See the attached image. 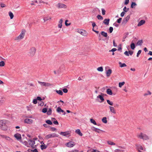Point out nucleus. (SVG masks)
I'll return each mask as SVG.
<instances>
[{"instance_id": "nucleus-1", "label": "nucleus", "mask_w": 152, "mask_h": 152, "mask_svg": "<svg viewBox=\"0 0 152 152\" xmlns=\"http://www.w3.org/2000/svg\"><path fill=\"white\" fill-rule=\"evenodd\" d=\"M8 121L5 120H2L0 121V125H1V128L3 130H7V124H8Z\"/></svg>"}, {"instance_id": "nucleus-2", "label": "nucleus", "mask_w": 152, "mask_h": 152, "mask_svg": "<svg viewBox=\"0 0 152 152\" xmlns=\"http://www.w3.org/2000/svg\"><path fill=\"white\" fill-rule=\"evenodd\" d=\"M137 137L140 139L143 140H147L149 139V137L146 134L142 132L138 134H137Z\"/></svg>"}, {"instance_id": "nucleus-3", "label": "nucleus", "mask_w": 152, "mask_h": 152, "mask_svg": "<svg viewBox=\"0 0 152 152\" xmlns=\"http://www.w3.org/2000/svg\"><path fill=\"white\" fill-rule=\"evenodd\" d=\"M36 49L34 47L31 48L29 50L28 53V55L30 56H33L35 54Z\"/></svg>"}, {"instance_id": "nucleus-4", "label": "nucleus", "mask_w": 152, "mask_h": 152, "mask_svg": "<svg viewBox=\"0 0 152 152\" xmlns=\"http://www.w3.org/2000/svg\"><path fill=\"white\" fill-rule=\"evenodd\" d=\"M77 31L80 34L84 36H86L87 35L88 33L85 30L83 29H77Z\"/></svg>"}, {"instance_id": "nucleus-5", "label": "nucleus", "mask_w": 152, "mask_h": 152, "mask_svg": "<svg viewBox=\"0 0 152 152\" xmlns=\"http://www.w3.org/2000/svg\"><path fill=\"white\" fill-rule=\"evenodd\" d=\"M58 135L55 133H52L47 135L45 136V138L48 139L51 138L58 137Z\"/></svg>"}, {"instance_id": "nucleus-6", "label": "nucleus", "mask_w": 152, "mask_h": 152, "mask_svg": "<svg viewBox=\"0 0 152 152\" xmlns=\"http://www.w3.org/2000/svg\"><path fill=\"white\" fill-rule=\"evenodd\" d=\"M38 83L41 86L45 87H49L51 86V84L49 83L45 82L38 81Z\"/></svg>"}, {"instance_id": "nucleus-7", "label": "nucleus", "mask_w": 152, "mask_h": 152, "mask_svg": "<svg viewBox=\"0 0 152 152\" xmlns=\"http://www.w3.org/2000/svg\"><path fill=\"white\" fill-rule=\"evenodd\" d=\"M109 67L108 66L105 67V69H106V75L107 77H109L110 76L112 72V70L110 69H109L108 70H107V68H108Z\"/></svg>"}, {"instance_id": "nucleus-8", "label": "nucleus", "mask_w": 152, "mask_h": 152, "mask_svg": "<svg viewBox=\"0 0 152 152\" xmlns=\"http://www.w3.org/2000/svg\"><path fill=\"white\" fill-rule=\"evenodd\" d=\"M56 7L58 8H66L67 7V6L65 4L60 3H58L57 4Z\"/></svg>"}, {"instance_id": "nucleus-9", "label": "nucleus", "mask_w": 152, "mask_h": 152, "mask_svg": "<svg viewBox=\"0 0 152 152\" xmlns=\"http://www.w3.org/2000/svg\"><path fill=\"white\" fill-rule=\"evenodd\" d=\"M65 145L67 147L71 148L73 147L75 145V143L73 142L70 141L66 143Z\"/></svg>"}, {"instance_id": "nucleus-10", "label": "nucleus", "mask_w": 152, "mask_h": 152, "mask_svg": "<svg viewBox=\"0 0 152 152\" xmlns=\"http://www.w3.org/2000/svg\"><path fill=\"white\" fill-rule=\"evenodd\" d=\"M70 132L69 131H66L65 132H61L60 133V134L64 136H67L68 135L70 134Z\"/></svg>"}, {"instance_id": "nucleus-11", "label": "nucleus", "mask_w": 152, "mask_h": 152, "mask_svg": "<svg viewBox=\"0 0 152 152\" xmlns=\"http://www.w3.org/2000/svg\"><path fill=\"white\" fill-rule=\"evenodd\" d=\"M24 122L25 123L31 124L33 123V120L30 119L26 118L24 120Z\"/></svg>"}, {"instance_id": "nucleus-12", "label": "nucleus", "mask_w": 152, "mask_h": 152, "mask_svg": "<svg viewBox=\"0 0 152 152\" xmlns=\"http://www.w3.org/2000/svg\"><path fill=\"white\" fill-rule=\"evenodd\" d=\"M56 111L58 113H60L61 112H62L63 113V114L64 115H65L66 114L65 111L61 109L60 107H57L56 110Z\"/></svg>"}, {"instance_id": "nucleus-13", "label": "nucleus", "mask_w": 152, "mask_h": 152, "mask_svg": "<svg viewBox=\"0 0 152 152\" xmlns=\"http://www.w3.org/2000/svg\"><path fill=\"white\" fill-rule=\"evenodd\" d=\"M28 142L29 143V145L31 147H33L35 144V141L32 140H28Z\"/></svg>"}, {"instance_id": "nucleus-14", "label": "nucleus", "mask_w": 152, "mask_h": 152, "mask_svg": "<svg viewBox=\"0 0 152 152\" xmlns=\"http://www.w3.org/2000/svg\"><path fill=\"white\" fill-rule=\"evenodd\" d=\"M0 137L2 138L5 139L6 140L9 141H10L12 140V139L10 137L6 135H0Z\"/></svg>"}, {"instance_id": "nucleus-15", "label": "nucleus", "mask_w": 152, "mask_h": 152, "mask_svg": "<svg viewBox=\"0 0 152 152\" xmlns=\"http://www.w3.org/2000/svg\"><path fill=\"white\" fill-rule=\"evenodd\" d=\"M101 94L102 95H99L97 96V98H99L101 100V101L100 102H103L104 100L103 96L102 95H104V94L102 93Z\"/></svg>"}, {"instance_id": "nucleus-16", "label": "nucleus", "mask_w": 152, "mask_h": 152, "mask_svg": "<svg viewBox=\"0 0 152 152\" xmlns=\"http://www.w3.org/2000/svg\"><path fill=\"white\" fill-rule=\"evenodd\" d=\"M24 37L21 35V34H20L18 36L16 37L15 38V40H20V39H23L24 38Z\"/></svg>"}, {"instance_id": "nucleus-17", "label": "nucleus", "mask_w": 152, "mask_h": 152, "mask_svg": "<svg viewBox=\"0 0 152 152\" xmlns=\"http://www.w3.org/2000/svg\"><path fill=\"white\" fill-rule=\"evenodd\" d=\"M63 22V20L62 19H61L58 22V27L59 28H61L62 26V23Z\"/></svg>"}, {"instance_id": "nucleus-18", "label": "nucleus", "mask_w": 152, "mask_h": 152, "mask_svg": "<svg viewBox=\"0 0 152 152\" xmlns=\"http://www.w3.org/2000/svg\"><path fill=\"white\" fill-rule=\"evenodd\" d=\"M101 34L103 37H107V40L109 39V36L107 37V33L104 31H102L101 32Z\"/></svg>"}, {"instance_id": "nucleus-19", "label": "nucleus", "mask_w": 152, "mask_h": 152, "mask_svg": "<svg viewBox=\"0 0 152 152\" xmlns=\"http://www.w3.org/2000/svg\"><path fill=\"white\" fill-rule=\"evenodd\" d=\"M145 22V21L144 20H140L138 23L137 26H140L143 24H144Z\"/></svg>"}, {"instance_id": "nucleus-20", "label": "nucleus", "mask_w": 152, "mask_h": 152, "mask_svg": "<svg viewBox=\"0 0 152 152\" xmlns=\"http://www.w3.org/2000/svg\"><path fill=\"white\" fill-rule=\"evenodd\" d=\"M110 111L114 114L116 113V111L114 107L112 106H109V107Z\"/></svg>"}, {"instance_id": "nucleus-21", "label": "nucleus", "mask_w": 152, "mask_h": 152, "mask_svg": "<svg viewBox=\"0 0 152 152\" xmlns=\"http://www.w3.org/2000/svg\"><path fill=\"white\" fill-rule=\"evenodd\" d=\"M14 137L18 140L20 139L21 138V135L18 133L15 134L14 135Z\"/></svg>"}, {"instance_id": "nucleus-22", "label": "nucleus", "mask_w": 152, "mask_h": 152, "mask_svg": "<svg viewBox=\"0 0 152 152\" xmlns=\"http://www.w3.org/2000/svg\"><path fill=\"white\" fill-rule=\"evenodd\" d=\"M92 129L95 131V132H97L98 133H99L100 131H102V130H100L99 129L95 128L94 127H93Z\"/></svg>"}, {"instance_id": "nucleus-23", "label": "nucleus", "mask_w": 152, "mask_h": 152, "mask_svg": "<svg viewBox=\"0 0 152 152\" xmlns=\"http://www.w3.org/2000/svg\"><path fill=\"white\" fill-rule=\"evenodd\" d=\"M136 146L138 151H140V150H143V147L140 145H136Z\"/></svg>"}, {"instance_id": "nucleus-24", "label": "nucleus", "mask_w": 152, "mask_h": 152, "mask_svg": "<svg viewBox=\"0 0 152 152\" xmlns=\"http://www.w3.org/2000/svg\"><path fill=\"white\" fill-rule=\"evenodd\" d=\"M110 20L109 19H105L103 21V23L105 25H108L109 24Z\"/></svg>"}, {"instance_id": "nucleus-25", "label": "nucleus", "mask_w": 152, "mask_h": 152, "mask_svg": "<svg viewBox=\"0 0 152 152\" xmlns=\"http://www.w3.org/2000/svg\"><path fill=\"white\" fill-rule=\"evenodd\" d=\"M130 18V16L129 15H128L127 16L126 18H125L123 21V22L126 23L128 20H129Z\"/></svg>"}, {"instance_id": "nucleus-26", "label": "nucleus", "mask_w": 152, "mask_h": 152, "mask_svg": "<svg viewBox=\"0 0 152 152\" xmlns=\"http://www.w3.org/2000/svg\"><path fill=\"white\" fill-rule=\"evenodd\" d=\"M5 101V99L4 98L2 97H0V105H2L4 103Z\"/></svg>"}, {"instance_id": "nucleus-27", "label": "nucleus", "mask_w": 152, "mask_h": 152, "mask_svg": "<svg viewBox=\"0 0 152 152\" xmlns=\"http://www.w3.org/2000/svg\"><path fill=\"white\" fill-rule=\"evenodd\" d=\"M75 132L79 134L80 136H83V134L81 132L79 129H76L75 131Z\"/></svg>"}, {"instance_id": "nucleus-28", "label": "nucleus", "mask_w": 152, "mask_h": 152, "mask_svg": "<svg viewBox=\"0 0 152 152\" xmlns=\"http://www.w3.org/2000/svg\"><path fill=\"white\" fill-rule=\"evenodd\" d=\"M106 92L107 94L110 95H112L113 94L112 90L110 88L107 89Z\"/></svg>"}, {"instance_id": "nucleus-29", "label": "nucleus", "mask_w": 152, "mask_h": 152, "mask_svg": "<svg viewBox=\"0 0 152 152\" xmlns=\"http://www.w3.org/2000/svg\"><path fill=\"white\" fill-rule=\"evenodd\" d=\"M50 19H51V18L49 16H47L43 18V20L44 22Z\"/></svg>"}, {"instance_id": "nucleus-30", "label": "nucleus", "mask_w": 152, "mask_h": 152, "mask_svg": "<svg viewBox=\"0 0 152 152\" xmlns=\"http://www.w3.org/2000/svg\"><path fill=\"white\" fill-rule=\"evenodd\" d=\"M119 64L120 65V66L121 67H126V65L125 63H122L121 62H119Z\"/></svg>"}, {"instance_id": "nucleus-31", "label": "nucleus", "mask_w": 152, "mask_h": 152, "mask_svg": "<svg viewBox=\"0 0 152 152\" xmlns=\"http://www.w3.org/2000/svg\"><path fill=\"white\" fill-rule=\"evenodd\" d=\"M47 114L48 115H51L52 113V110L51 108H49L48 110H47Z\"/></svg>"}, {"instance_id": "nucleus-32", "label": "nucleus", "mask_w": 152, "mask_h": 152, "mask_svg": "<svg viewBox=\"0 0 152 152\" xmlns=\"http://www.w3.org/2000/svg\"><path fill=\"white\" fill-rule=\"evenodd\" d=\"M130 47L131 48L132 50H134L135 48V44L134 43L132 42L131 45H130Z\"/></svg>"}, {"instance_id": "nucleus-33", "label": "nucleus", "mask_w": 152, "mask_h": 152, "mask_svg": "<svg viewBox=\"0 0 152 152\" xmlns=\"http://www.w3.org/2000/svg\"><path fill=\"white\" fill-rule=\"evenodd\" d=\"M102 121L105 124L107 123V118L106 117H103L102 119Z\"/></svg>"}, {"instance_id": "nucleus-34", "label": "nucleus", "mask_w": 152, "mask_h": 152, "mask_svg": "<svg viewBox=\"0 0 152 152\" xmlns=\"http://www.w3.org/2000/svg\"><path fill=\"white\" fill-rule=\"evenodd\" d=\"M42 150H43L46 149L47 148V146L45 144L41 145L40 146Z\"/></svg>"}, {"instance_id": "nucleus-35", "label": "nucleus", "mask_w": 152, "mask_h": 152, "mask_svg": "<svg viewBox=\"0 0 152 152\" xmlns=\"http://www.w3.org/2000/svg\"><path fill=\"white\" fill-rule=\"evenodd\" d=\"M26 32V31L24 29H23L22 30L20 34H21V35H23V36L24 37L25 36Z\"/></svg>"}, {"instance_id": "nucleus-36", "label": "nucleus", "mask_w": 152, "mask_h": 152, "mask_svg": "<svg viewBox=\"0 0 152 152\" xmlns=\"http://www.w3.org/2000/svg\"><path fill=\"white\" fill-rule=\"evenodd\" d=\"M107 102L111 106H113V102H112L110 101L109 100H107Z\"/></svg>"}, {"instance_id": "nucleus-37", "label": "nucleus", "mask_w": 152, "mask_h": 152, "mask_svg": "<svg viewBox=\"0 0 152 152\" xmlns=\"http://www.w3.org/2000/svg\"><path fill=\"white\" fill-rule=\"evenodd\" d=\"M90 122L91 123H93L94 125H97L96 122L93 119L91 118L90 119Z\"/></svg>"}, {"instance_id": "nucleus-38", "label": "nucleus", "mask_w": 152, "mask_h": 152, "mask_svg": "<svg viewBox=\"0 0 152 152\" xmlns=\"http://www.w3.org/2000/svg\"><path fill=\"white\" fill-rule=\"evenodd\" d=\"M9 15L10 17V18L11 19H12L14 17V15L12 12H9Z\"/></svg>"}, {"instance_id": "nucleus-39", "label": "nucleus", "mask_w": 152, "mask_h": 152, "mask_svg": "<svg viewBox=\"0 0 152 152\" xmlns=\"http://www.w3.org/2000/svg\"><path fill=\"white\" fill-rule=\"evenodd\" d=\"M143 43L142 40H140L138 41L137 44L139 45H141Z\"/></svg>"}, {"instance_id": "nucleus-40", "label": "nucleus", "mask_w": 152, "mask_h": 152, "mask_svg": "<svg viewBox=\"0 0 152 152\" xmlns=\"http://www.w3.org/2000/svg\"><path fill=\"white\" fill-rule=\"evenodd\" d=\"M137 4L134 2H132L131 5V7L132 8H133L134 7V6H137Z\"/></svg>"}, {"instance_id": "nucleus-41", "label": "nucleus", "mask_w": 152, "mask_h": 152, "mask_svg": "<svg viewBox=\"0 0 152 152\" xmlns=\"http://www.w3.org/2000/svg\"><path fill=\"white\" fill-rule=\"evenodd\" d=\"M56 91L57 94H59V95H63V92L61 90H56Z\"/></svg>"}, {"instance_id": "nucleus-42", "label": "nucleus", "mask_w": 152, "mask_h": 152, "mask_svg": "<svg viewBox=\"0 0 152 152\" xmlns=\"http://www.w3.org/2000/svg\"><path fill=\"white\" fill-rule=\"evenodd\" d=\"M97 70L98 71H100V72L103 71V67L102 66H100V67H98L97 68Z\"/></svg>"}, {"instance_id": "nucleus-43", "label": "nucleus", "mask_w": 152, "mask_h": 152, "mask_svg": "<svg viewBox=\"0 0 152 152\" xmlns=\"http://www.w3.org/2000/svg\"><path fill=\"white\" fill-rule=\"evenodd\" d=\"M125 84V82H122L119 83V86L120 88H121L122 86H123Z\"/></svg>"}, {"instance_id": "nucleus-44", "label": "nucleus", "mask_w": 152, "mask_h": 152, "mask_svg": "<svg viewBox=\"0 0 152 152\" xmlns=\"http://www.w3.org/2000/svg\"><path fill=\"white\" fill-rule=\"evenodd\" d=\"M97 18L98 19L100 20H102L103 19V17L100 15H97Z\"/></svg>"}, {"instance_id": "nucleus-45", "label": "nucleus", "mask_w": 152, "mask_h": 152, "mask_svg": "<svg viewBox=\"0 0 152 152\" xmlns=\"http://www.w3.org/2000/svg\"><path fill=\"white\" fill-rule=\"evenodd\" d=\"M46 122L49 125H52V123L50 120H47L46 121Z\"/></svg>"}, {"instance_id": "nucleus-46", "label": "nucleus", "mask_w": 152, "mask_h": 152, "mask_svg": "<svg viewBox=\"0 0 152 152\" xmlns=\"http://www.w3.org/2000/svg\"><path fill=\"white\" fill-rule=\"evenodd\" d=\"M129 9V8H126V7L125 6L124 7L123 9V10L124 11V12H127V11H128Z\"/></svg>"}, {"instance_id": "nucleus-47", "label": "nucleus", "mask_w": 152, "mask_h": 152, "mask_svg": "<svg viewBox=\"0 0 152 152\" xmlns=\"http://www.w3.org/2000/svg\"><path fill=\"white\" fill-rule=\"evenodd\" d=\"M5 65V63L3 61L0 62V66H3Z\"/></svg>"}, {"instance_id": "nucleus-48", "label": "nucleus", "mask_w": 152, "mask_h": 152, "mask_svg": "<svg viewBox=\"0 0 152 152\" xmlns=\"http://www.w3.org/2000/svg\"><path fill=\"white\" fill-rule=\"evenodd\" d=\"M107 143L110 145H115V143L114 142H113L110 141H109L107 142Z\"/></svg>"}, {"instance_id": "nucleus-49", "label": "nucleus", "mask_w": 152, "mask_h": 152, "mask_svg": "<svg viewBox=\"0 0 152 152\" xmlns=\"http://www.w3.org/2000/svg\"><path fill=\"white\" fill-rule=\"evenodd\" d=\"M151 92L149 91H148L147 93H145L144 94V96H146L148 95H151Z\"/></svg>"}, {"instance_id": "nucleus-50", "label": "nucleus", "mask_w": 152, "mask_h": 152, "mask_svg": "<svg viewBox=\"0 0 152 152\" xmlns=\"http://www.w3.org/2000/svg\"><path fill=\"white\" fill-rule=\"evenodd\" d=\"M42 111L43 113H46L47 111V109L46 108H44L42 110Z\"/></svg>"}, {"instance_id": "nucleus-51", "label": "nucleus", "mask_w": 152, "mask_h": 152, "mask_svg": "<svg viewBox=\"0 0 152 152\" xmlns=\"http://www.w3.org/2000/svg\"><path fill=\"white\" fill-rule=\"evenodd\" d=\"M102 14L103 15H104L105 14V10L103 8L102 9Z\"/></svg>"}, {"instance_id": "nucleus-52", "label": "nucleus", "mask_w": 152, "mask_h": 152, "mask_svg": "<svg viewBox=\"0 0 152 152\" xmlns=\"http://www.w3.org/2000/svg\"><path fill=\"white\" fill-rule=\"evenodd\" d=\"M33 102L35 104H36L37 102V99H34L33 100Z\"/></svg>"}, {"instance_id": "nucleus-53", "label": "nucleus", "mask_w": 152, "mask_h": 152, "mask_svg": "<svg viewBox=\"0 0 152 152\" xmlns=\"http://www.w3.org/2000/svg\"><path fill=\"white\" fill-rule=\"evenodd\" d=\"M121 18H119L117 20V21L118 23H120L122 20Z\"/></svg>"}, {"instance_id": "nucleus-54", "label": "nucleus", "mask_w": 152, "mask_h": 152, "mask_svg": "<svg viewBox=\"0 0 152 152\" xmlns=\"http://www.w3.org/2000/svg\"><path fill=\"white\" fill-rule=\"evenodd\" d=\"M113 30V28L112 27H110L109 28V31L110 33H111Z\"/></svg>"}, {"instance_id": "nucleus-55", "label": "nucleus", "mask_w": 152, "mask_h": 152, "mask_svg": "<svg viewBox=\"0 0 152 152\" xmlns=\"http://www.w3.org/2000/svg\"><path fill=\"white\" fill-rule=\"evenodd\" d=\"M141 51H142L141 50H138V52L137 53V57H138L139 56V55H140L141 53Z\"/></svg>"}, {"instance_id": "nucleus-56", "label": "nucleus", "mask_w": 152, "mask_h": 152, "mask_svg": "<svg viewBox=\"0 0 152 152\" xmlns=\"http://www.w3.org/2000/svg\"><path fill=\"white\" fill-rule=\"evenodd\" d=\"M117 50V49L115 48H113L111 50H109V52H114L116 51Z\"/></svg>"}, {"instance_id": "nucleus-57", "label": "nucleus", "mask_w": 152, "mask_h": 152, "mask_svg": "<svg viewBox=\"0 0 152 152\" xmlns=\"http://www.w3.org/2000/svg\"><path fill=\"white\" fill-rule=\"evenodd\" d=\"M129 2V0H125L124 2V4L125 5H127Z\"/></svg>"}, {"instance_id": "nucleus-58", "label": "nucleus", "mask_w": 152, "mask_h": 152, "mask_svg": "<svg viewBox=\"0 0 152 152\" xmlns=\"http://www.w3.org/2000/svg\"><path fill=\"white\" fill-rule=\"evenodd\" d=\"M68 20H66L65 21V25L66 26H69L70 25V23H66V22H68Z\"/></svg>"}, {"instance_id": "nucleus-59", "label": "nucleus", "mask_w": 152, "mask_h": 152, "mask_svg": "<svg viewBox=\"0 0 152 152\" xmlns=\"http://www.w3.org/2000/svg\"><path fill=\"white\" fill-rule=\"evenodd\" d=\"M124 54L125 55H126V56H129V52H128L127 51H126L124 53Z\"/></svg>"}, {"instance_id": "nucleus-60", "label": "nucleus", "mask_w": 152, "mask_h": 152, "mask_svg": "<svg viewBox=\"0 0 152 152\" xmlns=\"http://www.w3.org/2000/svg\"><path fill=\"white\" fill-rule=\"evenodd\" d=\"M24 144L26 146L28 147H29V146L28 145V142H27L26 141H25L24 142Z\"/></svg>"}, {"instance_id": "nucleus-61", "label": "nucleus", "mask_w": 152, "mask_h": 152, "mask_svg": "<svg viewBox=\"0 0 152 152\" xmlns=\"http://www.w3.org/2000/svg\"><path fill=\"white\" fill-rule=\"evenodd\" d=\"M63 91L65 93H66L68 92V90L66 88H64L63 89Z\"/></svg>"}, {"instance_id": "nucleus-62", "label": "nucleus", "mask_w": 152, "mask_h": 152, "mask_svg": "<svg viewBox=\"0 0 152 152\" xmlns=\"http://www.w3.org/2000/svg\"><path fill=\"white\" fill-rule=\"evenodd\" d=\"M53 123L56 125H58V121H53Z\"/></svg>"}, {"instance_id": "nucleus-63", "label": "nucleus", "mask_w": 152, "mask_h": 152, "mask_svg": "<svg viewBox=\"0 0 152 152\" xmlns=\"http://www.w3.org/2000/svg\"><path fill=\"white\" fill-rule=\"evenodd\" d=\"M79 151L77 150H74L71 151H69L68 152H78Z\"/></svg>"}, {"instance_id": "nucleus-64", "label": "nucleus", "mask_w": 152, "mask_h": 152, "mask_svg": "<svg viewBox=\"0 0 152 152\" xmlns=\"http://www.w3.org/2000/svg\"><path fill=\"white\" fill-rule=\"evenodd\" d=\"M129 54L130 55H132L133 53V51L131 50L129 51Z\"/></svg>"}]
</instances>
